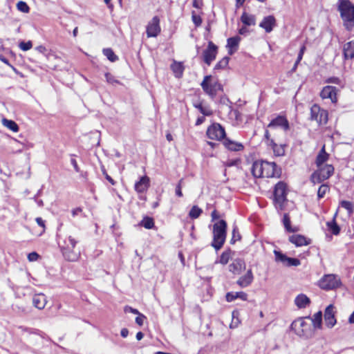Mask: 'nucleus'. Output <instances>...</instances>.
I'll return each mask as SVG.
<instances>
[{
    "label": "nucleus",
    "instance_id": "obj_57",
    "mask_svg": "<svg viewBox=\"0 0 354 354\" xmlns=\"http://www.w3.org/2000/svg\"><path fill=\"white\" fill-rule=\"evenodd\" d=\"M192 5L194 8H200L201 6L202 5V1H198V0H194Z\"/></svg>",
    "mask_w": 354,
    "mask_h": 354
},
{
    "label": "nucleus",
    "instance_id": "obj_22",
    "mask_svg": "<svg viewBox=\"0 0 354 354\" xmlns=\"http://www.w3.org/2000/svg\"><path fill=\"white\" fill-rule=\"evenodd\" d=\"M149 186V178L145 176H142L138 182L135 184V189L138 192H145Z\"/></svg>",
    "mask_w": 354,
    "mask_h": 354
},
{
    "label": "nucleus",
    "instance_id": "obj_34",
    "mask_svg": "<svg viewBox=\"0 0 354 354\" xmlns=\"http://www.w3.org/2000/svg\"><path fill=\"white\" fill-rule=\"evenodd\" d=\"M327 226L328 230L333 234L334 235H337L339 234L340 228L335 223V219H333L330 222L327 223Z\"/></svg>",
    "mask_w": 354,
    "mask_h": 354
},
{
    "label": "nucleus",
    "instance_id": "obj_8",
    "mask_svg": "<svg viewBox=\"0 0 354 354\" xmlns=\"http://www.w3.org/2000/svg\"><path fill=\"white\" fill-rule=\"evenodd\" d=\"M341 285L340 279L335 274H326L319 282V286L324 290H333Z\"/></svg>",
    "mask_w": 354,
    "mask_h": 354
},
{
    "label": "nucleus",
    "instance_id": "obj_64",
    "mask_svg": "<svg viewBox=\"0 0 354 354\" xmlns=\"http://www.w3.org/2000/svg\"><path fill=\"white\" fill-rule=\"evenodd\" d=\"M349 322L351 324H354V312L351 314V315L349 317Z\"/></svg>",
    "mask_w": 354,
    "mask_h": 354
},
{
    "label": "nucleus",
    "instance_id": "obj_10",
    "mask_svg": "<svg viewBox=\"0 0 354 354\" xmlns=\"http://www.w3.org/2000/svg\"><path fill=\"white\" fill-rule=\"evenodd\" d=\"M207 136L211 140H221L225 138L224 128L218 123H214L207 130Z\"/></svg>",
    "mask_w": 354,
    "mask_h": 354
},
{
    "label": "nucleus",
    "instance_id": "obj_44",
    "mask_svg": "<svg viewBox=\"0 0 354 354\" xmlns=\"http://www.w3.org/2000/svg\"><path fill=\"white\" fill-rule=\"evenodd\" d=\"M283 225H284L286 229L288 232L292 231V230L291 229V226H290V220L287 214H285L283 215Z\"/></svg>",
    "mask_w": 354,
    "mask_h": 354
},
{
    "label": "nucleus",
    "instance_id": "obj_27",
    "mask_svg": "<svg viewBox=\"0 0 354 354\" xmlns=\"http://www.w3.org/2000/svg\"><path fill=\"white\" fill-rule=\"evenodd\" d=\"M241 21L245 26H254L256 17L254 15L243 12L241 17Z\"/></svg>",
    "mask_w": 354,
    "mask_h": 354
},
{
    "label": "nucleus",
    "instance_id": "obj_29",
    "mask_svg": "<svg viewBox=\"0 0 354 354\" xmlns=\"http://www.w3.org/2000/svg\"><path fill=\"white\" fill-rule=\"evenodd\" d=\"M171 68L176 77L179 78L182 77L184 67L181 63L174 62L171 66Z\"/></svg>",
    "mask_w": 354,
    "mask_h": 354
},
{
    "label": "nucleus",
    "instance_id": "obj_39",
    "mask_svg": "<svg viewBox=\"0 0 354 354\" xmlns=\"http://www.w3.org/2000/svg\"><path fill=\"white\" fill-rule=\"evenodd\" d=\"M230 258H231V251L230 250L225 251L221 255L219 263L223 265H225L228 263Z\"/></svg>",
    "mask_w": 354,
    "mask_h": 354
},
{
    "label": "nucleus",
    "instance_id": "obj_25",
    "mask_svg": "<svg viewBox=\"0 0 354 354\" xmlns=\"http://www.w3.org/2000/svg\"><path fill=\"white\" fill-rule=\"evenodd\" d=\"M289 241L297 247L309 244V241H308L304 236L299 234L290 236Z\"/></svg>",
    "mask_w": 354,
    "mask_h": 354
},
{
    "label": "nucleus",
    "instance_id": "obj_41",
    "mask_svg": "<svg viewBox=\"0 0 354 354\" xmlns=\"http://www.w3.org/2000/svg\"><path fill=\"white\" fill-rule=\"evenodd\" d=\"M229 63V57H225L221 60H220L214 66L215 70L223 69L225 68Z\"/></svg>",
    "mask_w": 354,
    "mask_h": 354
},
{
    "label": "nucleus",
    "instance_id": "obj_28",
    "mask_svg": "<svg viewBox=\"0 0 354 354\" xmlns=\"http://www.w3.org/2000/svg\"><path fill=\"white\" fill-rule=\"evenodd\" d=\"M1 123L3 126L12 131V132H18L19 131V126L18 124L12 120H8L7 118H3L1 120Z\"/></svg>",
    "mask_w": 354,
    "mask_h": 354
},
{
    "label": "nucleus",
    "instance_id": "obj_32",
    "mask_svg": "<svg viewBox=\"0 0 354 354\" xmlns=\"http://www.w3.org/2000/svg\"><path fill=\"white\" fill-rule=\"evenodd\" d=\"M322 312L316 313L311 318V322L315 328H322Z\"/></svg>",
    "mask_w": 354,
    "mask_h": 354
},
{
    "label": "nucleus",
    "instance_id": "obj_21",
    "mask_svg": "<svg viewBox=\"0 0 354 354\" xmlns=\"http://www.w3.org/2000/svg\"><path fill=\"white\" fill-rule=\"evenodd\" d=\"M245 268V262L243 260L238 259H235L231 264H230L229 270L234 274H239Z\"/></svg>",
    "mask_w": 354,
    "mask_h": 354
},
{
    "label": "nucleus",
    "instance_id": "obj_13",
    "mask_svg": "<svg viewBox=\"0 0 354 354\" xmlns=\"http://www.w3.org/2000/svg\"><path fill=\"white\" fill-rule=\"evenodd\" d=\"M276 262H280L286 266H298L301 264L299 259L295 258L288 257L286 254L278 250H274Z\"/></svg>",
    "mask_w": 354,
    "mask_h": 354
},
{
    "label": "nucleus",
    "instance_id": "obj_18",
    "mask_svg": "<svg viewBox=\"0 0 354 354\" xmlns=\"http://www.w3.org/2000/svg\"><path fill=\"white\" fill-rule=\"evenodd\" d=\"M335 313V307L332 304L329 305L325 310L324 321L326 325L329 328L333 327L336 324Z\"/></svg>",
    "mask_w": 354,
    "mask_h": 354
},
{
    "label": "nucleus",
    "instance_id": "obj_56",
    "mask_svg": "<svg viewBox=\"0 0 354 354\" xmlns=\"http://www.w3.org/2000/svg\"><path fill=\"white\" fill-rule=\"evenodd\" d=\"M239 32L240 35H246L249 32V30L245 26H243L239 29Z\"/></svg>",
    "mask_w": 354,
    "mask_h": 354
},
{
    "label": "nucleus",
    "instance_id": "obj_42",
    "mask_svg": "<svg viewBox=\"0 0 354 354\" xmlns=\"http://www.w3.org/2000/svg\"><path fill=\"white\" fill-rule=\"evenodd\" d=\"M17 8L18 10L24 12V13H28L29 12V6L28 4L23 1H20L17 3Z\"/></svg>",
    "mask_w": 354,
    "mask_h": 354
},
{
    "label": "nucleus",
    "instance_id": "obj_43",
    "mask_svg": "<svg viewBox=\"0 0 354 354\" xmlns=\"http://www.w3.org/2000/svg\"><path fill=\"white\" fill-rule=\"evenodd\" d=\"M329 191V187L327 185H322L318 189L317 192V196L318 198H323L325 194Z\"/></svg>",
    "mask_w": 354,
    "mask_h": 354
},
{
    "label": "nucleus",
    "instance_id": "obj_30",
    "mask_svg": "<svg viewBox=\"0 0 354 354\" xmlns=\"http://www.w3.org/2000/svg\"><path fill=\"white\" fill-rule=\"evenodd\" d=\"M194 106L198 109L203 115L209 116L212 114V110L208 106H204L202 102H194Z\"/></svg>",
    "mask_w": 354,
    "mask_h": 354
},
{
    "label": "nucleus",
    "instance_id": "obj_14",
    "mask_svg": "<svg viewBox=\"0 0 354 354\" xmlns=\"http://www.w3.org/2000/svg\"><path fill=\"white\" fill-rule=\"evenodd\" d=\"M217 55V46L212 42H208L207 48L203 51V60L209 66L216 59Z\"/></svg>",
    "mask_w": 354,
    "mask_h": 354
},
{
    "label": "nucleus",
    "instance_id": "obj_3",
    "mask_svg": "<svg viewBox=\"0 0 354 354\" xmlns=\"http://www.w3.org/2000/svg\"><path fill=\"white\" fill-rule=\"evenodd\" d=\"M337 10L343 21V25L347 30L354 27V4L349 0H339Z\"/></svg>",
    "mask_w": 354,
    "mask_h": 354
},
{
    "label": "nucleus",
    "instance_id": "obj_40",
    "mask_svg": "<svg viewBox=\"0 0 354 354\" xmlns=\"http://www.w3.org/2000/svg\"><path fill=\"white\" fill-rule=\"evenodd\" d=\"M325 83L329 84H336L340 86L342 88L343 87L342 81L337 77H330L325 80Z\"/></svg>",
    "mask_w": 354,
    "mask_h": 354
},
{
    "label": "nucleus",
    "instance_id": "obj_4",
    "mask_svg": "<svg viewBox=\"0 0 354 354\" xmlns=\"http://www.w3.org/2000/svg\"><path fill=\"white\" fill-rule=\"evenodd\" d=\"M77 241L71 236H68L62 241H59L62 255L64 259L68 261H76L80 257V251L75 248Z\"/></svg>",
    "mask_w": 354,
    "mask_h": 354
},
{
    "label": "nucleus",
    "instance_id": "obj_11",
    "mask_svg": "<svg viewBox=\"0 0 354 354\" xmlns=\"http://www.w3.org/2000/svg\"><path fill=\"white\" fill-rule=\"evenodd\" d=\"M339 91V89L335 86L328 85L323 87L320 92V97L323 100H329L331 103L336 104L337 102V95Z\"/></svg>",
    "mask_w": 354,
    "mask_h": 354
},
{
    "label": "nucleus",
    "instance_id": "obj_45",
    "mask_svg": "<svg viewBox=\"0 0 354 354\" xmlns=\"http://www.w3.org/2000/svg\"><path fill=\"white\" fill-rule=\"evenodd\" d=\"M19 46L22 50L26 51V50H30L32 48V43H31V41H28V42L21 41L19 44Z\"/></svg>",
    "mask_w": 354,
    "mask_h": 354
},
{
    "label": "nucleus",
    "instance_id": "obj_6",
    "mask_svg": "<svg viewBox=\"0 0 354 354\" xmlns=\"http://www.w3.org/2000/svg\"><path fill=\"white\" fill-rule=\"evenodd\" d=\"M203 91L212 100L215 98L218 91H223V86L217 81L212 79V75L204 77L201 83Z\"/></svg>",
    "mask_w": 354,
    "mask_h": 354
},
{
    "label": "nucleus",
    "instance_id": "obj_16",
    "mask_svg": "<svg viewBox=\"0 0 354 354\" xmlns=\"http://www.w3.org/2000/svg\"><path fill=\"white\" fill-rule=\"evenodd\" d=\"M268 128H281L284 131H287L290 129L289 122L285 116L278 115L272 119L268 125Z\"/></svg>",
    "mask_w": 354,
    "mask_h": 354
},
{
    "label": "nucleus",
    "instance_id": "obj_36",
    "mask_svg": "<svg viewBox=\"0 0 354 354\" xmlns=\"http://www.w3.org/2000/svg\"><path fill=\"white\" fill-rule=\"evenodd\" d=\"M340 206L347 210L348 215H351L353 213V205L351 202L342 201L340 202Z\"/></svg>",
    "mask_w": 354,
    "mask_h": 354
},
{
    "label": "nucleus",
    "instance_id": "obj_50",
    "mask_svg": "<svg viewBox=\"0 0 354 354\" xmlns=\"http://www.w3.org/2000/svg\"><path fill=\"white\" fill-rule=\"evenodd\" d=\"M235 314H236L235 312L232 313V323L230 324L231 328H236L239 324V319L236 318V319H235Z\"/></svg>",
    "mask_w": 354,
    "mask_h": 354
},
{
    "label": "nucleus",
    "instance_id": "obj_53",
    "mask_svg": "<svg viewBox=\"0 0 354 354\" xmlns=\"http://www.w3.org/2000/svg\"><path fill=\"white\" fill-rule=\"evenodd\" d=\"M102 171L103 173V174L105 176V178H106V180L111 184V185H115V181L114 180L107 174L105 169L104 168V167L102 168Z\"/></svg>",
    "mask_w": 354,
    "mask_h": 354
},
{
    "label": "nucleus",
    "instance_id": "obj_24",
    "mask_svg": "<svg viewBox=\"0 0 354 354\" xmlns=\"http://www.w3.org/2000/svg\"><path fill=\"white\" fill-rule=\"evenodd\" d=\"M236 299H241L243 301H246L248 295L244 292H231L226 294V300L231 302Z\"/></svg>",
    "mask_w": 354,
    "mask_h": 354
},
{
    "label": "nucleus",
    "instance_id": "obj_54",
    "mask_svg": "<svg viewBox=\"0 0 354 354\" xmlns=\"http://www.w3.org/2000/svg\"><path fill=\"white\" fill-rule=\"evenodd\" d=\"M124 311L127 313V312H129V313H131L133 314H135V315H138L139 314V311L137 310V309H135V308H133L130 306H125L124 308Z\"/></svg>",
    "mask_w": 354,
    "mask_h": 354
},
{
    "label": "nucleus",
    "instance_id": "obj_12",
    "mask_svg": "<svg viewBox=\"0 0 354 354\" xmlns=\"http://www.w3.org/2000/svg\"><path fill=\"white\" fill-rule=\"evenodd\" d=\"M291 328L298 335L304 336L307 335L310 326L305 321V318L301 317L292 323Z\"/></svg>",
    "mask_w": 354,
    "mask_h": 354
},
{
    "label": "nucleus",
    "instance_id": "obj_38",
    "mask_svg": "<svg viewBox=\"0 0 354 354\" xmlns=\"http://www.w3.org/2000/svg\"><path fill=\"white\" fill-rule=\"evenodd\" d=\"M202 209L199 208L198 206H193L191 209L189 215L192 218H197L200 216L202 213Z\"/></svg>",
    "mask_w": 354,
    "mask_h": 354
},
{
    "label": "nucleus",
    "instance_id": "obj_23",
    "mask_svg": "<svg viewBox=\"0 0 354 354\" xmlns=\"http://www.w3.org/2000/svg\"><path fill=\"white\" fill-rule=\"evenodd\" d=\"M310 302V299L304 294L297 295L295 299V304L299 308H306Z\"/></svg>",
    "mask_w": 354,
    "mask_h": 354
},
{
    "label": "nucleus",
    "instance_id": "obj_37",
    "mask_svg": "<svg viewBox=\"0 0 354 354\" xmlns=\"http://www.w3.org/2000/svg\"><path fill=\"white\" fill-rule=\"evenodd\" d=\"M140 225L146 229H151L154 226V221L150 217H145L141 221Z\"/></svg>",
    "mask_w": 354,
    "mask_h": 354
},
{
    "label": "nucleus",
    "instance_id": "obj_20",
    "mask_svg": "<svg viewBox=\"0 0 354 354\" xmlns=\"http://www.w3.org/2000/svg\"><path fill=\"white\" fill-rule=\"evenodd\" d=\"M254 277L251 270H248L244 276L237 280V284L241 288L249 286L253 281Z\"/></svg>",
    "mask_w": 354,
    "mask_h": 354
},
{
    "label": "nucleus",
    "instance_id": "obj_61",
    "mask_svg": "<svg viewBox=\"0 0 354 354\" xmlns=\"http://www.w3.org/2000/svg\"><path fill=\"white\" fill-rule=\"evenodd\" d=\"M211 216H212V220H216V219H218L219 218V215L218 214L216 210H214L212 212Z\"/></svg>",
    "mask_w": 354,
    "mask_h": 354
},
{
    "label": "nucleus",
    "instance_id": "obj_46",
    "mask_svg": "<svg viewBox=\"0 0 354 354\" xmlns=\"http://www.w3.org/2000/svg\"><path fill=\"white\" fill-rule=\"evenodd\" d=\"M137 317L136 318V322L140 326H142L144 324V321L147 319V317L142 313H139L137 315Z\"/></svg>",
    "mask_w": 354,
    "mask_h": 354
},
{
    "label": "nucleus",
    "instance_id": "obj_19",
    "mask_svg": "<svg viewBox=\"0 0 354 354\" xmlns=\"http://www.w3.org/2000/svg\"><path fill=\"white\" fill-rule=\"evenodd\" d=\"M223 145L226 149L231 151H241L243 149L244 147L241 142H235L229 138H224Z\"/></svg>",
    "mask_w": 354,
    "mask_h": 354
},
{
    "label": "nucleus",
    "instance_id": "obj_60",
    "mask_svg": "<svg viewBox=\"0 0 354 354\" xmlns=\"http://www.w3.org/2000/svg\"><path fill=\"white\" fill-rule=\"evenodd\" d=\"M129 334V330L127 328H122L121 330V336L122 337H127Z\"/></svg>",
    "mask_w": 354,
    "mask_h": 354
},
{
    "label": "nucleus",
    "instance_id": "obj_48",
    "mask_svg": "<svg viewBox=\"0 0 354 354\" xmlns=\"http://www.w3.org/2000/svg\"><path fill=\"white\" fill-rule=\"evenodd\" d=\"M305 50H306V46L304 45H303L300 48V50H299V54H298V56H297V59L296 60V65H298L299 63L302 59V57H303V55H304V53Z\"/></svg>",
    "mask_w": 354,
    "mask_h": 354
},
{
    "label": "nucleus",
    "instance_id": "obj_1",
    "mask_svg": "<svg viewBox=\"0 0 354 354\" xmlns=\"http://www.w3.org/2000/svg\"><path fill=\"white\" fill-rule=\"evenodd\" d=\"M252 173L257 178H272L279 177L281 171L274 162L261 160L253 163Z\"/></svg>",
    "mask_w": 354,
    "mask_h": 354
},
{
    "label": "nucleus",
    "instance_id": "obj_59",
    "mask_svg": "<svg viewBox=\"0 0 354 354\" xmlns=\"http://www.w3.org/2000/svg\"><path fill=\"white\" fill-rule=\"evenodd\" d=\"M204 121H205V117L204 116L198 117V119L196 120V125H200L202 123H203Z\"/></svg>",
    "mask_w": 354,
    "mask_h": 354
},
{
    "label": "nucleus",
    "instance_id": "obj_62",
    "mask_svg": "<svg viewBox=\"0 0 354 354\" xmlns=\"http://www.w3.org/2000/svg\"><path fill=\"white\" fill-rule=\"evenodd\" d=\"M71 163L72 165H73L74 167V169L76 170V171H80V169H79V167L77 166V162L74 159H72L71 160Z\"/></svg>",
    "mask_w": 354,
    "mask_h": 354
},
{
    "label": "nucleus",
    "instance_id": "obj_35",
    "mask_svg": "<svg viewBox=\"0 0 354 354\" xmlns=\"http://www.w3.org/2000/svg\"><path fill=\"white\" fill-rule=\"evenodd\" d=\"M103 54L107 57L109 60L113 62H115L118 59L111 48H104L103 50Z\"/></svg>",
    "mask_w": 354,
    "mask_h": 354
},
{
    "label": "nucleus",
    "instance_id": "obj_9",
    "mask_svg": "<svg viewBox=\"0 0 354 354\" xmlns=\"http://www.w3.org/2000/svg\"><path fill=\"white\" fill-rule=\"evenodd\" d=\"M310 119L316 121L319 125L325 124L328 121V112L319 105L314 104L310 109Z\"/></svg>",
    "mask_w": 354,
    "mask_h": 354
},
{
    "label": "nucleus",
    "instance_id": "obj_49",
    "mask_svg": "<svg viewBox=\"0 0 354 354\" xmlns=\"http://www.w3.org/2000/svg\"><path fill=\"white\" fill-rule=\"evenodd\" d=\"M183 182V179H180L179 183H178V184L177 185V186L176 187V194L178 197H182L183 196V193H182V191H181Z\"/></svg>",
    "mask_w": 354,
    "mask_h": 354
},
{
    "label": "nucleus",
    "instance_id": "obj_63",
    "mask_svg": "<svg viewBox=\"0 0 354 354\" xmlns=\"http://www.w3.org/2000/svg\"><path fill=\"white\" fill-rule=\"evenodd\" d=\"M36 221L40 226L44 227V221L41 218H37Z\"/></svg>",
    "mask_w": 354,
    "mask_h": 354
},
{
    "label": "nucleus",
    "instance_id": "obj_52",
    "mask_svg": "<svg viewBox=\"0 0 354 354\" xmlns=\"http://www.w3.org/2000/svg\"><path fill=\"white\" fill-rule=\"evenodd\" d=\"M237 239H240V236H239V233L237 232L236 228L234 227L233 231H232V239L231 240V242L232 243H234L236 241V240H237Z\"/></svg>",
    "mask_w": 354,
    "mask_h": 354
},
{
    "label": "nucleus",
    "instance_id": "obj_58",
    "mask_svg": "<svg viewBox=\"0 0 354 354\" xmlns=\"http://www.w3.org/2000/svg\"><path fill=\"white\" fill-rule=\"evenodd\" d=\"M82 209L80 207L75 208L72 210V214L73 216L78 215L80 213L82 212Z\"/></svg>",
    "mask_w": 354,
    "mask_h": 354
},
{
    "label": "nucleus",
    "instance_id": "obj_33",
    "mask_svg": "<svg viewBox=\"0 0 354 354\" xmlns=\"http://www.w3.org/2000/svg\"><path fill=\"white\" fill-rule=\"evenodd\" d=\"M33 305L38 309L44 308V299L42 295H35L32 299Z\"/></svg>",
    "mask_w": 354,
    "mask_h": 354
},
{
    "label": "nucleus",
    "instance_id": "obj_31",
    "mask_svg": "<svg viewBox=\"0 0 354 354\" xmlns=\"http://www.w3.org/2000/svg\"><path fill=\"white\" fill-rule=\"evenodd\" d=\"M239 41H240V37H230L227 39V47H228L230 48V50H229L230 55H232L234 53V50H232V48H236L239 45Z\"/></svg>",
    "mask_w": 354,
    "mask_h": 354
},
{
    "label": "nucleus",
    "instance_id": "obj_47",
    "mask_svg": "<svg viewBox=\"0 0 354 354\" xmlns=\"http://www.w3.org/2000/svg\"><path fill=\"white\" fill-rule=\"evenodd\" d=\"M39 259H41V257L35 252H30L28 255V259L29 261H36Z\"/></svg>",
    "mask_w": 354,
    "mask_h": 354
},
{
    "label": "nucleus",
    "instance_id": "obj_7",
    "mask_svg": "<svg viewBox=\"0 0 354 354\" xmlns=\"http://www.w3.org/2000/svg\"><path fill=\"white\" fill-rule=\"evenodd\" d=\"M286 200V185L283 182L278 183L274 192V201L277 209H283L284 203Z\"/></svg>",
    "mask_w": 354,
    "mask_h": 354
},
{
    "label": "nucleus",
    "instance_id": "obj_15",
    "mask_svg": "<svg viewBox=\"0 0 354 354\" xmlns=\"http://www.w3.org/2000/svg\"><path fill=\"white\" fill-rule=\"evenodd\" d=\"M160 32V19L157 16H155L147 26V35L148 37H155L158 36Z\"/></svg>",
    "mask_w": 354,
    "mask_h": 354
},
{
    "label": "nucleus",
    "instance_id": "obj_51",
    "mask_svg": "<svg viewBox=\"0 0 354 354\" xmlns=\"http://www.w3.org/2000/svg\"><path fill=\"white\" fill-rule=\"evenodd\" d=\"M192 21L196 26H200L202 23L201 17L194 14L192 15Z\"/></svg>",
    "mask_w": 354,
    "mask_h": 354
},
{
    "label": "nucleus",
    "instance_id": "obj_55",
    "mask_svg": "<svg viewBox=\"0 0 354 354\" xmlns=\"http://www.w3.org/2000/svg\"><path fill=\"white\" fill-rule=\"evenodd\" d=\"M105 77H106V81L109 82V83H111V84H113V82H116L113 77L110 74V73H106L105 74Z\"/></svg>",
    "mask_w": 354,
    "mask_h": 354
},
{
    "label": "nucleus",
    "instance_id": "obj_17",
    "mask_svg": "<svg viewBox=\"0 0 354 354\" xmlns=\"http://www.w3.org/2000/svg\"><path fill=\"white\" fill-rule=\"evenodd\" d=\"M277 26V21L273 15H268L262 19L259 24V27L265 30L266 32L270 33Z\"/></svg>",
    "mask_w": 354,
    "mask_h": 354
},
{
    "label": "nucleus",
    "instance_id": "obj_5",
    "mask_svg": "<svg viewBox=\"0 0 354 354\" xmlns=\"http://www.w3.org/2000/svg\"><path fill=\"white\" fill-rule=\"evenodd\" d=\"M227 223L224 220L216 223L213 226V242L212 245L219 250L222 248L226 238Z\"/></svg>",
    "mask_w": 354,
    "mask_h": 354
},
{
    "label": "nucleus",
    "instance_id": "obj_26",
    "mask_svg": "<svg viewBox=\"0 0 354 354\" xmlns=\"http://www.w3.org/2000/svg\"><path fill=\"white\" fill-rule=\"evenodd\" d=\"M345 59L354 58V41L346 43L343 48Z\"/></svg>",
    "mask_w": 354,
    "mask_h": 354
},
{
    "label": "nucleus",
    "instance_id": "obj_2",
    "mask_svg": "<svg viewBox=\"0 0 354 354\" xmlns=\"http://www.w3.org/2000/svg\"><path fill=\"white\" fill-rule=\"evenodd\" d=\"M327 160L328 156H317L315 162L318 169L311 176V181L314 184L320 183L333 174L334 168L326 162Z\"/></svg>",
    "mask_w": 354,
    "mask_h": 354
}]
</instances>
